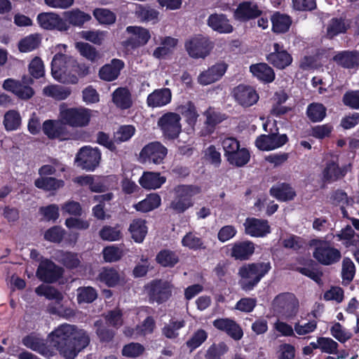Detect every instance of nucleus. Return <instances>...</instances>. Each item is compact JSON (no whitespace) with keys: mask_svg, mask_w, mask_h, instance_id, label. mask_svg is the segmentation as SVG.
<instances>
[{"mask_svg":"<svg viewBox=\"0 0 359 359\" xmlns=\"http://www.w3.org/2000/svg\"><path fill=\"white\" fill-rule=\"evenodd\" d=\"M76 47L82 56L93 62L97 61L100 57L96 48L88 43H77Z\"/></svg>","mask_w":359,"mask_h":359,"instance_id":"0e129e2a","label":"nucleus"},{"mask_svg":"<svg viewBox=\"0 0 359 359\" xmlns=\"http://www.w3.org/2000/svg\"><path fill=\"white\" fill-rule=\"evenodd\" d=\"M37 22L41 27L47 30L65 32L69 29V25L58 14L41 13L37 16Z\"/></svg>","mask_w":359,"mask_h":359,"instance_id":"aec40b11","label":"nucleus"},{"mask_svg":"<svg viewBox=\"0 0 359 359\" xmlns=\"http://www.w3.org/2000/svg\"><path fill=\"white\" fill-rule=\"evenodd\" d=\"M275 127L274 131L271 129L268 130L267 124L263 125V129L269 134H262L259 135L255 142L256 147L260 151H272L280 147H282L289 141V138L286 134H279L278 128L277 127L276 122L273 123Z\"/></svg>","mask_w":359,"mask_h":359,"instance_id":"423d86ee","label":"nucleus"},{"mask_svg":"<svg viewBox=\"0 0 359 359\" xmlns=\"http://www.w3.org/2000/svg\"><path fill=\"white\" fill-rule=\"evenodd\" d=\"M243 226L245 234L252 237L263 238L271 233V226L266 219L248 217Z\"/></svg>","mask_w":359,"mask_h":359,"instance_id":"4be33fe9","label":"nucleus"},{"mask_svg":"<svg viewBox=\"0 0 359 359\" xmlns=\"http://www.w3.org/2000/svg\"><path fill=\"white\" fill-rule=\"evenodd\" d=\"M205 121L203 128L201 131V136H208L215 133L217 125L227 118L226 114L216 111L215 108L209 107L204 112Z\"/></svg>","mask_w":359,"mask_h":359,"instance_id":"5701e85b","label":"nucleus"},{"mask_svg":"<svg viewBox=\"0 0 359 359\" xmlns=\"http://www.w3.org/2000/svg\"><path fill=\"white\" fill-rule=\"evenodd\" d=\"M156 261L163 267L172 268L180 262V257L175 251L163 249L157 253Z\"/></svg>","mask_w":359,"mask_h":359,"instance_id":"ea45409f","label":"nucleus"},{"mask_svg":"<svg viewBox=\"0 0 359 359\" xmlns=\"http://www.w3.org/2000/svg\"><path fill=\"white\" fill-rule=\"evenodd\" d=\"M96 328V334L101 343H110L113 341L116 332L108 326L103 325L102 322L96 321L95 323Z\"/></svg>","mask_w":359,"mask_h":359,"instance_id":"13d9d810","label":"nucleus"},{"mask_svg":"<svg viewBox=\"0 0 359 359\" xmlns=\"http://www.w3.org/2000/svg\"><path fill=\"white\" fill-rule=\"evenodd\" d=\"M97 290L91 287H79L77 289L76 299L79 304L93 303L97 298Z\"/></svg>","mask_w":359,"mask_h":359,"instance_id":"3c124183","label":"nucleus"},{"mask_svg":"<svg viewBox=\"0 0 359 359\" xmlns=\"http://www.w3.org/2000/svg\"><path fill=\"white\" fill-rule=\"evenodd\" d=\"M34 185L38 189L50 191L63 187L65 182L53 177H41L35 180Z\"/></svg>","mask_w":359,"mask_h":359,"instance_id":"79ce46f5","label":"nucleus"},{"mask_svg":"<svg viewBox=\"0 0 359 359\" xmlns=\"http://www.w3.org/2000/svg\"><path fill=\"white\" fill-rule=\"evenodd\" d=\"M272 30L275 33H285L292 24L290 17L279 12L275 13L271 17Z\"/></svg>","mask_w":359,"mask_h":359,"instance_id":"a19ab883","label":"nucleus"},{"mask_svg":"<svg viewBox=\"0 0 359 359\" xmlns=\"http://www.w3.org/2000/svg\"><path fill=\"white\" fill-rule=\"evenodd\" d=\"M148 228L146 221L143 219H134L130 224L128 231L133 240L137 243H142L147 234Z\"/></svg>","mask_w":359,"mask_h":359,"instance_id":"e433bc0d","label":"nucleus"},{"mask_svg":"<svg viewBox=\"0 0 359 359\" xmlns=\"http://www.w3.org/2000/svg\"><path fill=\"white\" fill-rule=\"evenodd\" d=\"M262 11L259 6L250 1H244L238 4L233 11V18L241 22H247L260 17Z\"/></svg>","mask_w":359,"mask_h":359,"instance_id":"6ab92c4d","label":"nucleus"},{"mask_svg":"<svg viewBox=\"0 0 359 359\" xmlns=\"http://www.w3.org/2000/svg\"><path fill=\"white\" fill-rule=\"evenodd\" d=\"M126 32L131 36L122 41V46L126 48L136 49L145 46L151 39L149 29L139 26H128Z\"/></svg>","mask_w":359,"mask_h":359,"instance_id":"f3484780","label":"nucleus"},{"mask_svg":"<svg viewBox=\"0 0 359 359\" xmlns=\"http://www.w3.org/2000/svg\"><path fill=\"white\" fill-rule=\"evenodd\" d=\"M186 323L184 320H177L171 318L168 324L162 328L163 334L168 339H175L179 336L178 330L184 327Z\"/></svg>","mask_w":359,"mask_h":359,"instance_id":"603ef678","label":"nucleus"},{"mask_svg":"<svg viewBox=\"0 0 359 359\" xmlns=\"http://www.w3.org/2000/svg\"><path fill=\"white\" fill-rule=\"evenodd\" d=\"M346 168H341L338 163V158L331 159L326 162L323 171V178L325 181H337L346 175Z\"/></svg>","mask_w":359,"mask_h":359,"instance_id":"2f4dec72","label":"nucleus"},{"mask_svg":"<svg viewBox=\"0 0 359 359\" xmlns=\"http://www.w3.org/2000/svg\"><path fill=\"white\" fill-rule=\"evenodd\" d=\"M310 245L314 247L313 258L323 266L336 264L342 257L341 251L330 241L315 238L311 241Z\"/></svg>","mask_w":359,"mask_h":359,"instance_id":"20e7f679","label":"nucleus"},{"mask_svg":"<svg viewBox=\"0 0 359 359\" xmlns=\"http://www.w3.org/2000/svg\"><path fill=\"white\" fill-rule=\"evenodd\" d=\"M171 99L172 93L170 89L168 88L156 89L148 95L147 104L151 108L161 107L169 104Z\"/></svg>","mask_w":359,"mask_h":359,"instance_id":"c756f323","label":"nucleus"},{"mask_svg":"<svg viewBox=\"0 0 359 359\" xmlns=\"http://www.w3.org/2000/svg\"><path fill=\"white\" fill-rule=\"evenodd\" d=\"M101 152L97 148L82 147L75 158L79 167L88 171H93L100 164Z\"/></svg>","mask_w":359,"mask_h":359,"instance_id":"4468645a","label":"nucleus"},{"mask_svg":"<svg viewBox=\"0 0 359 359\" xmlns=\"http://www.w3.org/2000/svg\"><path fill=\"white\" fill-rule=\"evenodd\" d=\"M255 245L252 241H237L232 245L230 255L235 260L246 261L255 253Z\"/></svg>","mask_w":359,"mask_h":359,"instance_id":"bb28decb","label":"nucleus"},{"mask_svg":"<svg viewBox=\"0 0 359 359\" xmlns=\"http://www.w3.org/2000/svg\"><path fill=\"white\" fill-rule=\"evenodd\" d=\"M64 269L53 261L46 259L42 260L36 270V276L43 283H54L62 278Z\"/></svg>","mask_w":359,"mask_h":359,"instance_id":"dca6fc26","label":"nucleus"},{"mask_svg":"<svg viewBox=\"0 0 359 359\" xmlns=\"http://www.w3.org/2000/svg\"><path fill=\"white\" fill-rule=\"evenodd\" d=\"M266 60L275 68L283 70L292 64L293 57L283 43L276 42L273 44V51L266 55Z\"/></svg>","mask_w":359,"mask_h":359,"instance_id":"2eb2a0df","label":"nucleus"},{"mask_svg":"<svg viewBox=\"0 0 359 359\" xmlns=\"http://www.w3.org/2000/svg\"><path fill=\"white\" fill-rule=\"evenodd\" d=\"M136 129L133 125L121 126L114 133V142L119 144L127 142L135 135Z\"/></svg>","mask_w":359,"mask_h":359,"instance_id":"680f3d73","label":"nucleus"},{"mask_svg":"<svg viewBox=\"0 0 359 359\" xmlns=\"http://www.w3.org/2000/svg\"><path fill=\"white\" fill-rule=\"evenodd\" d=\"M201 192V187L196 184H178L173 189L174 198L170 203L169 208L175 214H182L191 208L193 198Z\"/></svg>","mask_w":359,"mask_h":359,"instance_id":"7ed1b4c3","label":"nucleus"},{"mask_svg":"<svg viewBox=\"0 0 359 359\" xmlns=\"http://www.w3.org/2000/svg\"><path fill=\"white\" fill-rule=\"evenodd\" d=\"M355 266L349 257H344L342 261L341 278L345 284H349L354 278Z\"/></svg>","mask_w":359,"mask_h":359,"instance_id":"bf43d9fd","label":"nucleus"},{"mask_svg":"<svg viewBox=\"0 0 359 359\" xmlns=\"http://www.w3.org/2000/svg\"><path fill=\"white\" fill-rule=\"evenodd\" d=\"M166 182V177L161 176L160 172H144L139 180V183L146 189H156Z\"/></svg>","mask_w":359,"mask_h":359,"instance_id":"f704fd0d","label":"nucleus"},{"mask_svg":"<svg viewBox=\"0 0 359 359\" xmlns=\"http://www.w3.org/2000/svg\"><path fill=\"white\" fill-rule=\"evenodd\" d=\"M168 154V149L160 142H151L146 144L140 152V159L143 163L159 165Z\"/></svg>","mask_w":359,"mask_h":359,"instance_id":"9b49d317","label":"nucleus"},{"mask_svg":"<svg viewBox=\"0 0 359 359\" xmlns=\"http://www.w3.org/2000/svg\"><path fill=\"white\" fill-rule=\"evenodd\" d=\"M180 111L189 126H194L196 125L198 114L195 104L192 102L189 101L185 105H182L180 107Z\"/></svg>","mask_w":359,"mask_h":359,"instance_id":"864d4df0","label":"nucleus"},{"mask_svg":"<svg viewBox=\"0 0 359 359\" xmlns=\"http://www.w3.org/2000/svg\"><path fill=\"white\" fill-rule=\"evenodd\" d=\"M112 102L121 110H126L133 106L132 96L127 88L119 87L112 93Z\"/></svg>","mask_w":359,"mask_h":359,"instance_id":"c9c22d12","label":"nucleus"},{"mask_svg":"<svg viewBox=\"0 0 359 359\" xmlns=\"http://www.w3.org/2000/svg\"><path fill=\"white\" fill-rule=\"evenodd\" d=\"M149 302L161 304L172 296V285L168 280L154 279L144 286Z\"/></svg>","mask_w":359,"mask_h":359,"instance_id":"0eeeda50","label":"nucleus"},{"mask_svg":"<svg viewBox=\"0 0 359 359\" xmlns=\"http://www.w3.org/2000/svg\"><path fill=\"white\" fill-rule=\"evenodd\" d=\"M99 236L103 241H116L122 238L123 233L119 224H116L114 226L104 225L100 230Z\"/></svg>","mask_w":359,"mask_h":359,"instance_id":"49530a36","label":"nucleus"},{"mask_svg":"<svg viewBox=\"0 0 359 359\" xmlns=\"http://www.w3.org/2000/svg\"><path fill=\"white\" fill-rule=\"evenodd\" d=\"M41 42L39 34H31L22 39L18 43V49L21 53L31 52L37 48Z\"/></svg>","mask_w":359,"mask_h":359,"instance_id":"37998d69","label":"nucleus"},{"mask_svg":"<svg viewBox=\"0 0 359 359\" xmlns=\"http://www.w3.org/2000/svg\"><path fill=\"white\" fill-rule=\"evenodd\" d=\"M271 196L280 202L292 201L296 196V191L292 186L286 182L278 183L269 189Z\"/></svg>","mask_w":359,"mask_h":359,"instance_id":"7c9ffc66","label":"nucleus"},{"mask_svg":"<svg viewBox=\"0 0 359 359\" xmlns=\"http://www.w3.org/2000/svg\"><path fill=\"white\" fill-rule=\"evenodd\" d=\"M208 337V334L205 330L198 329L187 341L186 345L191 351H194L201 346L207 340Z\"/></svg>","mask_w":359,"mask_h":359,"instance_id":"052dcab7","label":"nucleus"},{"mask_svg":"<svg viewBox=\"0 0 359 359\" xmlns=\"http://www.w3.org/2000/svg\"><path fill=\"white\" fill-rule=\"evenodd\" d=\"M180 121V114L175 112H167L158 118L157 124L165 139L174 140L179 137L182 132Z\"/></svg>","mask_w":359,"mask_h":359,"instance_id":"6e6552de","label":"nucleus"},{"mask_svg":"<svg viewBox=\"0 0 359 359\" xmlns=\"http://www.w3.org/2000/svg\"><path fill=\"white\" fill-rule=\"evenodd\" d=\"M182 245L189 250H204L205 246L201 238L196 236L193 232L187 233L182 239Z\"/></svg>","mask_w":359,"mask_h":359,"instance_id":"4d7b16f0","label":"nucleus"},{"mask_svg":"<svg viewBox=\"0 0 359 359\" xmlns=\"http://www.w3.org/2000/svg\"><path fill=\"white\" fill-rule=\"evenodd\" d=\"M333 61L339 67L351 69L359 67V50H345L337 52L332 57Z\"/></svg>","mask_w":359,"mask_h":359,"instance_id":"393cba45","label":"nucleus"},{"mask_svg":"<svg viewBox=\"0 0 359 359\" xmlns=\"http://www.w3.org/2000/svg\"><path fill=\"white\" fill-rule=\"evenodd\" d=\"M233 97L235 101L244 108L253 106L259 98V94L252 86L245 84H239L233 88Z\"/></svg>","mask_w":359,"mask_h":359,"instance_id":"a211bd4d","label":"nucleus"},{"mask_svg":"<svg viewBox=\"0 0 359 359\" xmlns=\"http://www.w3.org/2000/svg\"><path fill=\"white\" fill-rule=\"evenodd\" d=\"M350 29V24L346 22V19L340 18H332L326 27V36L329 39H332L335 36L346 34Z\"/></svg>","mask_w":359,"mask_h":359,"instance_id":"72a5a7b5","label":"nucleus"},{"mask_svg":"<svg viewBox=\"0 0 359 359\" xmlns=\"http://www.w3.org/2000/svg\"><path fill=\"white\" fill-rule=\"evenodd\" d=\"M250 159V154L247 148H239L231 156L228 157L227 161L233 165L241 168L245 165Z\"/></svg>","mask_w":359,"mask_h":359,"instance_id":"8fccbe9b","label":"nucleus"},{"mask_svg":"<svg viewBox=\"0 0 359 359\" xmlns=\"http://www.w3.org/2000/svg\"><path fill=\"white\" fill-rule=\"evenodd\" d=\"M299 263L305 265V267L297 266L294 269V271L311 278L318 285L323 284L322 277L323 273L320 269L314 267L316 264L313 260L311 259H304V262H299Z\"/></svg>","mask_w":359,"mask_h":359,"instance_id":"473e14b6","label":"nucleus"},{"mask_svg":"<svg viewBox=\"0 0 359 359\" xmlns=\"http://www.w3.org/2000/svg\"><path fill=\"white\" fill-rule=\"evenodd\" d=\"M229 350V348L224 341L213 343L206 351L205 358V359H221Z\"/></svg>","mask_w":359,"mask_h":359,"instance_id":"6e6d98bb","label":"nucleus"},{"mask_svg":"<svg viewBox=\"0 0 359 359\" xmlns=\"http://www.w3.org/2000/svg\"><path fill=\"white\" fill-rule=\"evenodd\" d=\"M214 47L215 43L210 36L201 34H194L184 42L186 51L194 59L205 58Z\"/></svg>","mask_w":359,"mask_h":359,"instance_id":"39448f33","label":"nucleus"},{"mask_svg":"<svg viewBox=\"0 0 359 359\" xmlns=\"http://www.w3.org/2000/svg\"><path fill=\"white\" fill-rule=\"evenodd\" d=\"M4 126L7 131L18 130L21 125V116L16 110H9L5 113Z\"/></svg>","mask_w":359,"mask_h":359,"instance_id":"09e8293b","label":"nucleus"},{"mask_svg":"<svg viewBox=\"0 0 359 359\" xmlns=\"http://www.w3.org/2000/svg\"><path fill=\"white\" fill-rule=\"evenodd\" d=\"M97 279L109 287L116 286L120 280L118 272L113 268H103L99 273Z\"/></svg>","mask_w":359,"mask_h":359,"instance_id":"c03bdc74","label":"nucleus"},{"mask_svg":"<svg viewBox=\"0 0 359 359\" xmlns=\"http://www.w3.org/2000/svg\"><path fill=\"white\" fill-rule=\"evenodd\" d=\"M318 342L320 346V351L327 354H337L338 353L339 344L330 337H319Z\"/></svg>","mask_w":359,"mask_h":359,"instance_id":"69168bd1","label":"nucleus"},{"mask_svg":"<svg viewBox=\"0 0 359 359\" xmlns=\"http://www.w3.org/2000/svg\"><path fill=\"white\" fill-rule=\"evenodd\" d=\"M271 269V265L269 262L243 264L239 268L238 272L241 278L238 281L241 288L245 292L252 290Z\"/></svg>","mask_w":359,"mask_h":359,"instance_id":"f03ea898","label":"nucleus"},{"mask_svg":"<svg viewBox=\"0 0 359 359\" xmlns=\"http://www.w3.org/2000/svg\"><path fill=\"white\" fill-rule=\"evenodd\" d=\"M250 72L252 76L262 83H271L276 79L273 69L265 62L252 64Z\"/></svg>","mask_w":359,"mask_h":359,"instance_id":"c85d7f7f","label":"nucleus"},{"mask_svg":"<svg viewBox=\"0 0 359 359\" xmlns=\"http://www.w3.org/2000/svg\"><path fill=\"white\" fill-rule=\"evenodd\" d=\"M343 104L353 109H359V90H349L342 97Z\"/></svg>","mask_w":359,"mask_h":359,"instance_id":"774afa93","label":"nucleus"},{"mask_svg":"<svg viewBox=\"0 0 359 359\" xmlns=\"http://www.w3.org/2000/svg\"><path fill=\"white\" fill-rule=\"evenodd\" d=\"M125 63L121 59L114 58L110 63L105 64L99 70V77L104 81H113L118 79Z\"/></svg>","mask_w":359,"mask_h":359,"instance_id":"a878e982","label":"nucleus"},{"mask_svg":"<svg viewBox=\"0 0 359 359\" xmlns=\"http://www.w3.org/2000/svg\"><path fill=\"white\" fill-rule=\"evenodd\" d=\"M48 342L65 359H75L89 345L90 338L85 330L63 323L48 334Z\"/></svg>","mask_w":359,"mask_h":359,"instance_id":"f257e3e1","label":"nucleus"},{"mask_svg":"<svg viewBox=\"0 0 359 359\" xmlns=\"http://www.w3.org/2000/svg\"><path fill=\"white\" fill-rule=\"evenodd\" d=\"M43 93L45 95L57 100L67 99L71 94V90L63 86L50 85L44 87Z\"/></svg>","mask_w":359,"mask_h":359,"instance_id":"de8ad7c7","label":"nucleus"},{"mask_svg":"<svg viewBox=\"0 0 359 359\" xmlns=\"http://www.w3.org/2000/svg\"><path fill=\"white\" fill-rule=\"evenodd\" d=\"M65 234V231L62 227L54 226L45 231L43 237L46 241L60 243L63 240Z\"/></svg>","mask_w":359,"mask_h":359,"instance_id":"338daca9","label":"nucleus"},{"mask_svg":"<svg viewBox=\"0 0 359 359\" xmlns=\"http://www.w3.org/2000/svg\"><path fill=\"white\" fill-rule=\"evenodd\" d=\"M273 307L278 313L290 319L296 316L298 311L299 302L293 293L283 292L274 298Z\"/></svg>","mask_w":359,"mask_h":359,"instance_id":"9d476101","label":"nucleus"},{"mask_svg":"<svg viewBox=\"0 0 359 359\" xmlns=\"http://www.w3.org/2000/svg\"><path fill=\"white\" fill-rule=\"evenodd\" d=\"M212 325L217 330L226 333L235 341L241 339L243 331L241 325L229 318H219L212 321Z\"/></svg>","mask_w":359,"mask_h":359,"instance_id":"412c9836","label":"nucleus"},{"mask_svg":"<svg viewBox=\"0 0 359 359\" xmlns=\"http://www.w3.org/2000/svg\"><path fill=\"white\" fill-rule=\"evenodd\" d=\"M327 109L325 107L318 102H313L308 105L306 108V116L309 119L313 122H320L326 116Z\"/></svg>","mask_w":359,"mask_h":359,"instance_id":"a18cd8bd","label":"nucleus"},{"mask_svg":"<svg viewBox=\"0 0 359 359\" xmlns=\"http://www.w3.org/2000/svg\"><path fill=\"white\" fill-rule=\"evenodd\" d=\"M161 204V196L156 193L148 194L147 197L134 205L135 209L141 212H148L158 208Z\"/></svg>","mask_w":359,"mask_h":359,"instance_id":"58836bf2","label":"nucleus"},{"mask_svg":"<svg viewBox=\"0 0 359 359\" xmlns=\"http://www.w3.org/2000/svg\"><path fill=\"white\" fill-rule=\"evenodd\" d=\"M66 55L63 53H56L51 62V74L54 79L62 83L76 84L79 81V78L75 74H67L65 60Z\"/></svg>","mask_w":359,"mask_h":359,"instance_id":"ddd939ff","label":"nucleus"},{"mask_svg":"<svg viewBox=\"0 0 359 359\" xmlns=\"http://www.w3.org/2000/svg\"><path fill=\"white\" fill-rule=\"evenodd\" d=\"M43 134L49 140H58L65 141L72 138V133L68 130L67 126L60 118V120H46L41 126Z\"/></svg>","mask_w":359,"mask_h":359,"instance_id":"f8f14e48","label":"nucleus"},{"mask_svg":"<svg viewBox=\"0 0 359 359\" xmlns=\"http://www.w3.org/2000/svg\"><path fill=\"white\" fill-rule=\"evenodd\" d=\"M207 25L213 31L219 34H230L233 30L226 15L224 13L210 14L207 20Z\"/></svg>","mask_w":359,"mask_h":359,"instance_id":"cd10ccee","label":"nucleus"},{"mask_svg":"<svg viewBox=\"0 0 359 359\" xmlns=\"http://www.w3.org/2000/svg\"><path fill=\"white\" fill-rule=\"evenodd\" d=\"M94 18L101 25H110L116 22L115 13L107 8H97L93 12Z\"/></svg>","mask_w":359,"mask_h":359,"instance_id":"5fc2aeb1","label":"nucleus"},{"mask_svg":"<svg viewBox=\"0 0 359 359\" xmlns=\"http://www.w3.org/2000/svg\"><path fill=\"white\" fill-rule=\"evenodd\" d=\"M228 65L224 62H217L207 70L202 72L198 76V82L207 86L219 81L225 74Z\"/></svg>","mask_w":359,"mask_h":359,"instance_id":"b1692460","label":"nucleus"},{"mask_svg":"<svg viewBox=\"0 0 359 359\" xmlns=\"http://www.w3.org/2000/svg\"><path fill=\"white\" fill-rule=\"evenodd\" d=\"M64 21L74 27H81L85 22L91 19V16L79 10V8L72 9V11H66L64 13Z\"/></svg>","mask_w":359,"mask_h":359,"instance_id":"4c0bfd02","label":"nucleus"},{"mask_svg":"<svg viewBox=\"0 0 359 359\" xmlns=\"http://www.w3.org/2000/svg\"><path fill=\"white\" fill-rule=\"evenodd\" d=\"M60 117L66 126L74 128L87 126L90 121L91 110L87 108H67L61 109Z\"/></svg>","mask_w":359,"mask_h":359,"instance_id":"1a4fd4ad","label":"nucleus"},{"mask_svg":"<svg viewBox=\"0 0 359 359\" xmlns=\"http://www.w3.org/2000/svg\"><path fill=\"white\" fill-rule=\"evenodd\" d=\"M330 330L331 335L340 343H345L353 337L352 333L338 322H335Z\"/></svg>","mask_w":359,"mask_h":359,"instance_id":"e2e57ef3","label":"nucleus"}]
</instances>
